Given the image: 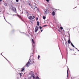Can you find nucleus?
Masks as SVG:
<instances>
[{"label": "nucleus", "mask_w": 79, "mask_h": 79, "mask_svg": "<svg viewBox=\"0 0 79 79\" xmlns=\"http://www.w3.org/2000/svg\"><path fill=\"white\" fill-rule=\"evenodd\" d=\"M31 56H30V59L28 61L29 63L31 64H33L34 63V59H33V53H31Z\"/></svg>", "instance_id": "f257e3e1"}, {"label": "nucleus", "mask_w": 79, "mask_h": 79, "mask_svg": "<svg viewBox=\"0 0 79 79\" xmlns=\"http://www.w3.org/2000/svg\"><path fill=\"white\" fill-rule=\"evenodd\" d=\"M44 13L45 15H47V14H48V13H49V10H45Z\"/></svg>", "instance_id": "f03ea898"}, {"label": "nucleus", "mask_w": 79, "mask_h": 79, "mask_svg": "<svg viewBox=\"0 0 79 79\" xmlns=\"http://www.w3.org/2000/svg\"><path fill=\"white\" fill-rule=\"evenodd\" d=\"M29 74L31 75V77L34 76V73L32 71H30Z\"/></svg>", "instance_id": "7ed1b4c3"}, {"label": "nucleus", "mask_w": 79, "mask_h": 79, "mask_svg": "<svg viewBox=\"0 0 79 79\" xmlns=\"http://www.w3.org/2000/svg\"><path fill=\"white\" fill-rule=\"evenodd\" d=\"M31 65V64H30L29 62L28 61V62L25 65L26 66V67H29V66Z\"/></svg>", "instance_id": "20e7f679"}, {"label": "nucleus", "mask_w": 79, "mask_h": 79, "mask_svg": "<svg viewBox=\"0 0 79 79\" xmlns=\"http://www.w3.org/2000/svg\"><path fill=\"white\" fill-rule=\"evenodd\" d=\"M37 31H38V27L36 26L35 27V32H37Z\"/></svg>", "instance_id": "39448f33"}, {"label": "nucleus", "mask_w": 79, "mask_h": 79, "mask_svg": "<svg viewBox=\"0 0 79 79\" xmlns=\"http://www.w3.org/2000/svg\"><path fill=\"white\" fill-rule=\"evenodd\" d=\"M31 8H32L33 10H35V8H37V7L34 6H32Z\"/></svg>", "instance_id": "423d86ee"}, {"label": "nucleus", "mask_w": 79, "mask_h": 79, "mask_svg": "<svg viewBox=\"0 0 79 79\" xmlns=\"http://www.w3.org/2000/svg\"><path fill=\"white\" fill-rule=\"evenodd\" d=\"M12 10L13 11L15 12L16 11V8L15 7H13L12 8Z\"/></svg>", "instance_id": "0eeeda50"}, {"label": "nucleus", "mask_w": 79, "mask_h": 79, "mask_svg": "<svg viewBox=\"0 0 79 79\" xmlns=\"http://www.w3.org/2000/svg\"><path fill=\"white\" fill-rule=\"evenodd\" d=\"M52 15L53 16H55V12L54 11L52 12Z\"/></svg>", "instance_id": "6e6552de"}, {"label": "nucleus", "mask_w": 79, "mask_h": 79, "mask_svg": "<svg viewBox=\"0 0 79 79\" xmlns=\"http://www.w3.org/2000/svg\"><path fill=\"white\" fill-rule=\"evenodd\" d=\"M29 19H32V16H30L29 17Z\"/></svg>", "instance_id": "1a4fd4ad"}, {"label": "nucleus", "mask_w": 79, "mask_h": 79, "mask_svg": "<svg viewBox=\"0 0 79 79\" xmlns=\"http://www.w3.org/2000/svg\"><path fill=\"white\" fill-rule=\"evenodd\" d=\"M71 44L72 46V47H74V48H75V47H74V45L73 44V43H71Z\"/></svg>", "instance_id": "9d476101"}, {"label": "nucleus", "mask_w": 79, "mask_h": 79, "mask_svg": "<svg viewBox=\"0 0 79 79\" xmlns=\"http://www.w3.org/2000/svg\"><path fill=\"white\" fill-rule=\"evenodd\" d=\"M40 25V23L39 22V21L37 22V26H39Z\"/></svg>", "instance_id": "9b49d317"}, {"label": "nucleus", "mask_w": 79, "mask_h": 79, "mask_svg": "<svg viewBox=\"0 0 79 79\" xmlns=\"http://www.w3.org/2000/svg\"><path fill=\"white\" fill-rule=\"evenodd\" d=\"M68 44H70V43L71 42V41H70V40H69L68 41Z\"/></svg>", "instance_id": "f8f14e48"}, {"label": "nucleus", "mask_w": 79, "mask_h": 79, "mask_svg": "<svg viewBox=\"0 0 79 79\" xmlns=\"http://www.w3.org/2000/svg\"><path fill=\"white\" fill-rule=\"evenodd\" d=\"M36 79H41L40 78H39V77H38V76H36Z\"/></svg>", "instance_id": "ddd939ff"}, {"label": "nucleus", "mask_w": 79, "mask_h": 79, "mask_svg": "<svg viewBox=\"0 0 79 79\" xmlns=\"http://www.w3.org/2000/svg\"><path fill=\"white\" fill-rule=\"evenodd\" d=\"M32 77H33V79H35V77H34V76H32Z\"/></svg>", "instance_id": "4468645a"}, {"label": "nucleus", "mask_w": 79, "mask_h": 79, "mask_svg": "<svg viewBox=\"0 0 79 79\" xmlns=\"http://www.w3.org/2000/svg\"><path fill=\"white\" fill-rule=\"evenodd\" d=\"M32 42L34 44H35V42H34V40H33V39H32Z\"/></svg>", "instance_id": "2eb2a0df"}, {"label": "nucleus", "mask_w": 79, "mask_h": 79, "mask_svg": "<svg viewBox=\"0 0 79 79\" xmlns=\"http://www.w3.org/2000/svg\"><path fill=\"white\" fill-rule=\"evenodd\" d=\"M7 3L6 2V3H4V5L5 6H7Z\"/></svg>", "instance_id": "dca6fc26"}, {"label": "nucleus", "mask_w": 79, "mask_h": 79, "mask_svg": "<svg viewBox=\"0 0 79 79\" xmlns=\"http://www.w3.org/2000/svg\"><path fill=\"white\" fill-rule=\"evenodd\" d=\"M24 68L22 69L21 71H24Z\"/></svg>", "instance_id": "f3484780"}, {"label": "nucleus", "mask_w": 79, "mask_h": 79, "mask_svg": "<svg viewBox=\"0 0 79 79\" xmlns=\"http://www.w3.org/2000/svg\"><path fill=\"white\" fill-rule=\"evenodd\" d=\"M19 75H20V77H21L22 76V73H19Z\"/></svg>", "instance_id": "a211bd4d"}, {"label": "nucleus", "mask_w": 79, "mask_h": 79, "mask_svg": "<svg viewBox=\"0 0 79 79\" xmlns=\"http://www.w3.org/2000/svg\"><path fill=\"white\" fill-rule=\"evenodd\" d=\"M67 77H68V70H67Z\"/></svg>", "instance_id": "6ab92c4d"}, {"label": "nucleus", "mask_w": 79, "mask_h": 79, "mask_svg": "<svg viewBox=\"0 0 79 79\" xmlns=\"http://www.w3.org/2000/svg\"><path fill=\"white\" fill-rule=\"evenodd\" d=\"M43 19H45V18H46V17L45 16H43Z\"/></svg>", "instance_id": "aec40b11"}, {"label": "nucleus", "mask_w": 79, "mask_h": 79, "mask_svg": "<svg viewBox=\"0 0 79 79\" xmlns=\"http://www.w3.org/2000/svg\"><path fill=\"white\" fill-rule=\"evenodd\" d=\"M39 58H40V56L38 55V59H39Z\"/></svg>", "instance_id": "412c9836"}, {"label": "nucleus", "mask_w": 79, "mask_h": 79, "mask_svg": "<svg viewBox=\"0 0 79 79\" xmlns=\"http://www.w3.org/2000/svg\"><path fill=\"white\" fill-rule=\"evenodd\" d=\"M46 26H47V25L43 26V27H46Z\"/></svg>", "instance_id": "4be33fe9"}, {"label": "nucleus", "mask_w": 79, "mask_h": 79, "mask_svg": "<svg viewBox=\"0 0 79 79\" xmlns=\"http://www.w3.org/2000/svg\"><path fill=\"white\" fill-rule=\"evenodd\" d=\"M35 18V16H33V17H32V19H34Z\"/></svg>", "instance_id": "5701e85b"}, {"label": "nucleus", "mask_w": 79, "mask_h": 79, "mask_svg": "<svg viewBox=\"0 0 79 79\" xmlns=\"http://www.w3.org/2000/svg\"><path fill=\"white\" fill-rule=\"evenodd\" d=\"M60 29H63V28L62 27H60Z\"/></svg>", "instance_id": "b1692460"}, {"label": "nucleus", "mask_w": 79, "mask_h": 79, "mask_svg": "<svg viewBox=\"0 0 79 79\" xmlns=\"http://www.w3.org/2000/svg\"><path fill=\"white\" fill-rule=\"evenodd\" d=\"M39 28H40V29H42V27L40 26Z\"/></svg>", "instance_id": "393cba45"}, {"label": "nucleus", "mask_w": 79, "mask_h": 79, "mask_svg": "<svg viewBox=\"0 0 79 79\" xmlns=\"http://www.w3.org/2000/svg\"><path fill=\"white\" fill-rule=\"evenodd\" d=\"M16 1L17 2H19V0H16Z\"/></svg>", "instance_id": "a878e982"}, {"label": "nucleus", "mask_w": 79, "mask_h": 79, "mask_svg": "<svg viewBox=\"0 0 79 79\" xmlns=\"http://www.w3.org/2000/svg\"><path fill=\"white\" fill-rule=\"evenodd\" d=\"M26 13H27V14L28 13V12H27V11H26Z\"/></svg>", "instance_id": "bb28decb"}, {"label": "nucleus", "mask_w": 79, "mask_h": 79, "mask_svg": "<svg viewBox=\"0 0 79 79\" xmlns=\"http://www.w3.org/2000/svg\"><path fill=\"white\" fill-rule=\"evenodd\" d=\"M46 1H47V2H49V0H46Z\"/></svg>", "instance_id": "cd10ccee"}, {"label": "nucleus", "mask_w": 79, "mask_h": 79, "mask_svg": "<svg viewBox=\"0 0 79 79\" xmlns=\"http://www.w3.org/2000/svg\"><path fill=\"white\" fill-rule=\"evenodd\" d=\"M58 31L60 32H61V31H60V30H58Z\"/></svg>", "instance_id": "c85d7f7f"}, {"label": "nucleus", "mask_w": 79, "mask_h": 79, "mask_svg": "<svg viewBox=\"0 0 79 79\" xmlns=\"http://www.w3.org/2000/svg\"><path fill=\"white\" fill-rule=\"evenodd\" d=\"M27 17H28V16H29V14H28L27 15Z\"/></svg>", "instance_id": "c756f323"}, {"label": "nucleus", "mask_w": 79, "mask_h": 79, "mask_svg": "<svg viewBox=\"0 0 79 79\" xmlns=\"http://www.w3.org/2000/svg\"><path fill=\"white\" fill-rule=\"evenodd\" d=\"M43 31V30H41V32H42V31Z\"/></svg>", "instance_id": "7c9ffc66"}, {"label": "nucleus", "mask_w": 79, "mask_h": 79, "mask_svg": "<svg viewBox=\"0 0 79 79\" xmlns=\"http://www.w3.org/2000/svg\"><path fill=\"white\" fill-rule=\"evenodd\" d=\"M28 79H31V78H29Z\"/></svg>", "instance_id": "2f4dec72"}, {"label": "nucleus", "mask_w": 79, "mask_h": 79, "mask_svg": "<svg viewBox=\"0 0 79 79\" xmlns=\"http://www.w3.org/2000/svg\"><path fill=\"white\" fill-rule=\"evenodd\" d=\"M36 20H38V19H36Z\"/></svg>", "instance_id": "473e14b6"}, {"label": "nucleus", "mask_w": 79, "mask_h": 79, "mask_svg": "<svg viewBox=\"0 0 79 79\" xmlns=\"http://www.w3.org/2000/svg\"><path fill=\"white\" fill-rule=\"evenodd\" d=\"M2 0H0V2H2Z\"/></svg>", "instance_id": "72a5a7b5"}, {"label": "nucleus", "mask_w": 79, "mask_h": 79, "mask_svg": "<svg viewBox=\"0 0 79 79\" xmlns=\"http://www.w3.org/2000/svg\"><path fill=\"white\" fill-rule=\"evenodd\" d=\"M70 50H72V49H70Z\"/></svg>", "instance_id": "f704fd0d"}, {"label": "nucleus", "mask_w": 79, "mask_h": 79, "mask_svg": "<svg viewBox=\"0 0 79 79\" xmlns=\"http://www.w3.org/2000/svg\"><path fill=\"white\" fill-rule=\"evenodd\" d=\"M29 5H30V6H31V5H30V3H29Z\"/></svg>", "instance_id": "c9c22d12"}, {"label": "nucleus", "mask_w": 79, "mask_h": 79, "mask_svg": "<svg viewBox=\"0 0 79 79\" xmlns=\"http://www.w3.org/2000/svg\"><path fill=\"white\" fill-rule=\"evenodd\" d=\"M75 48L76 49H77V48Z\"/></svg>", "instance_id": "e433bc0d"}, {"label": "nucleus", "mask_w": 79, "mask_h": 79, "mask_svg": "<svg viewBox=\"0 0 79 79\" xmlns=\"http://www.w3.org/2000/svg\"><path fill=\"white\" fill-rule=\"evenodd\" d=\"M8 61V60H7V59H6V58H5Z\"/></svg>", "instance_id": "4c0bfd02"}, {"label": "nucleus", "mask_w": 79, "mask_h": 79, "mask_svg": "<svg viewBox=\"0 0 79 79\" xmlns=\"http://www.w3.org/2000/svg\"><path fill=\"white\" fill-rule=\"evenodd\" d=\"M78 51L79 52V50L78 49Z\"/></svg>", "instance_id": "58836bf2"}]
</instances>
